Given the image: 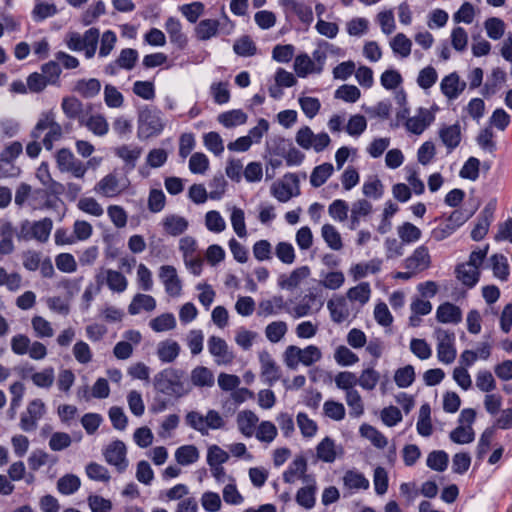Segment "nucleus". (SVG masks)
<instances>
[{
  "instance_id": "1",
  "label": "nucleus",
  "mask_w": 512,
  "mask_h": 512,
  "mask_svg": "<svg viewBox=\"0 0 512 512\" xmlns=\"http://www.w3.org/2000/svg\"><path fill=\"white\" fill-rule=\"evenodd\" d=\"M184 375L181 369L165 368L154 376V389L166 396L181 398L189 392L183 382Z\"/></svg>"
},
{
  "instance_id": "2",
  "label": "nucleus",
  "mask_w": 512,
  "mask_h": 512,
  "mask_svg": "<svg viewBox=\"0 0 512 512\" xmlns=\"http://www.w3.org/2000/svg\"><path fill=\"white\" fill-rule=\"evenodd\" d=\"M162 112L156 107L145 105L138 115L137 137L147 140L162 133L165 123L162 120Z\"/></svg>"
},
{
  "instance_id": "3",
  "label": "nucleus",
  "mask_w": 512,
  "mask_h": 512,
  "mask_svg": "<svg viewBox=\"0 0 512 512\" xmlns=\"http://www.w3.org/2000/svg\"><path fill=\"white\" fill-rule=\"evenodd\" d=\"M126 454V445L118 439L112 441L103 451L105 461L115 466L119 473H123L128 467Z\"/></svg>"
},
{
  "instance_id": "4",
  "label": "nucleus",
  "mask_w": 512,
  "mask_h": 512,
  "mask_svg": "<svg viewBox=\"0 0 512 512\" xmlns=\"http://www.w3.org/2000/svg\"><path fill=\"white\" fill-rule=\"evenodd\" d=\"M438 338L440 342L437 346V357L440 362L445 364L452 363L456 358V349L453 346V342L455 340V334L453 332L438 329L437 330Z\"/></svg>"
},
{
  "instance_id": "5",
  "label": "nucleus",
  "mask_w": 512,
  "mask_h": 512,
  "mask_svg": "<svg viewBox=\"0 0 512 512\" xmlns=\"http://www.w3.org/2000/svg\"><path fill=\"white\" fill-rule=\"evenodd\" d=\"M259 361L261 364V375L264 378V382L269 386H272L281 377L279 366L267 351L259 353Z\"/></svg>"
},
{
  "instance_id": "6",
  "label": "nucleus",
  "mask_w": 512,
  "mask_h": 512,
  "mask_svg": "<svg viewBox=\"0 0 512 512\" xmlns=\"http://www.w3.org/2000/svg\"><path fill=\"white\" fill-rule=\"evenodd\" d=\"M495 207L488 203L478 216V221L471 231V238L474 241H481L488 233L489 226L494 217Z\"/></svg>"
},
{
  "instance_id": "7",
  "label": "nucleus",
  "mask_w": 512,
  "mask_h": 512,
  "mask_svg": "<svg viewBox=\"0 0 512 512\" xmlns=\"http://www.w3.org/2000/svg\"><path fill=\"white\" fill-rule=\"evenodd\" d=\"M434 115L426 108H419L418 115L410 117L405 122L406 129L413 134H421L433 121Z\"/></svg>"
},
{
  "instance_id": "8",
  "label": "nucleus",
  "mask_w": 512,
  "mask_h": 512,
  "mask_svg": "<svg viewBox=\"0 0 512 512\" xmlns=\"http://www.w3.org/2000/svg\"><path fill=\"white\" fill-rule=\"evenodd\" d=\"M164 27L169 35L170 42L176 45L178 49L183 50L188 44V39L182 32V25L179 19L172 16L168 17Z\"/></svg>"
},
{
  "instance_id": "9",
  "label": "nucleus",
  "mask_w": 512,
  "mask_h": 512,
  "mask_svg": "<svg viewBox=\"0 0 512 512\" xmlns=\"http://www.w3.org/2000/svg\"><path fill=\"white\" fill-rule=\"evenodd\" d=\"M440 88L448 99H456L466 88V83L460 81L457 72H452L442 79Z\"/></svg>"
},
{
  "instance_id": "10",
  "label": "nucleus",
  "mask_w": 512,
  "mask_h": 512,
  "mask_svg": "<svg viewBox=\"0 0 512 512\" xmlns=\"http://www.w3.org/2000/svg\"><path fill=\"white\" fill-rule=\"evenodd\" d=\"M436 319L440 323L457 324L462 320V312L458 306L445 302L437 308Z\"/></svg>"
},
{
  "instance_id": "11",
  "label": "nucleus",
  "mask_w": 512,
  "mask_h": 512,
  "mask_svg": "<svg viewBox=\"0 0 512 512\" xmlns=\"http://www.w3.org/2000/svg\"><path fill=\"white\" fill-rule=\"evenodd\" d=\"M431 263L429 250L425 245L417 247L412 255L406 258L405 267L407 269L428 268Z\"/></svg>"
},
{
  "instance_id": "12",
  "label": "nucleus",
  "mask_w": 512,
  "mask_h": 512,
  "mask_svg": "<svg viewBox=\"0 0 512 512\" xmlns=\"http://www.w3.org/2000/svg\"><path fill=\"white\" fill-rule=\"evenodd\" d=\"M439 136L449 151L454 150L461 142V128L459 123L445 126L440 129Z\"/></svg>"
},
{
  "instance_id": "13",
  "label": "nucleus",
  "mask_w": 512,
  "mask_h": 512,
  "mask_svg": "<svg viewBox=\"0 0 512 512\" xmlns=\"http://www.w3.org/2000/svg\"><path fill=\"white\" fill-rule=\"evenodd\" d=\"M220 22L216 19H203L194 29L195 37L199 41H207L219 32Z\"/></svg>"
},
{
  "instance_id": "14",
  "label": "nucleus",
  "mask_w": 512,
  "mask_h": 512,
  "mask_svg": "<svg viewBox=\"0 0 512 512\" xmlns=\"http://www.w3.org/2000/svg\"><path fill=\"white\" fill-rule=\"evenodd\" d=\"M310 275V268L308 266H301L294 269L288 277L282 275L279 278L278 285L282 289H293L297 287L300 282Z\"/></svg>"
},
{
  "instance_id": "15",
  "label": "nucleus",
  "mask_w": 512,
  "mask_h": 512,
  "mask_svg": "<svg viewBox=\"0 0 512 512\" xmlns=\"http://www.w3.org/2000/svg\"><path fill=\"white\" fill-rule=\"evenodd\" d=\"M31 236L41 243H45L51 234L53 221L49 217H45L39 221L31 222Z\"/></svg>"
},
{
  "instance_id": "16",
  "label": "nucleus",
  "mask_w": 512,
  "mask_h": 512,
  "mask_svg": "<svg viewBox=\"0 0 512 512\" xmlns=\"http://www.w3.org/2000/svg\"><path fill=\"white\" fill-rule=\"evenodd\" d=\"M179 353L180 345L174 340H165L158 344L157 355L163 363L173 362Z\"/></svg>"
},
{
  "instance_id": "17",
  "label": "nucleus",
  "mask_w": 512,
  "mask_h": 512,
  "mask_svg": "<svg viewBox=\"0 0 512 512\" xmlns=\"http://www.w3.org/2000/svg\"><path fill=\"white\" fill-rule=\"evenodd\" d=\"M327 308L330 311L331 319L335 323H342L349 316L347 302L343 296L338 297L336 300H329L327 302Z\"/></svg>"
},
{
  "instance_id": "18",
  "label": "nucleus",
  "mask_w": 512,
  "mask_h": 512,
  "mask_svg": "<svg viewBox=\"0 0 512 512\" xmlns=\"http://www.w3.org/2000/svg\"><path fill=\"white\" fill-rule=\"evenodd\" d=\"M280 4L294 12L301 22L310 24L313 21V12L310 6L296 0H281Z\"/></svg>"
},
{
  "instance_id": "19",
  "label": "nucleus",
  "mask_w": 512,
  "mask_h": 512,
  "mask_svg": "<svg viewBox=\"0 0 512 512\" xmlns=\"http://www.w3.org/2000/svg\"><path fill=\"white\" fill-rule=\"evenodd\" d=\"M101 83L96 78L80 79L76 82L74 91L79 93L83 98H93L99 94Z\"/></svg>"
},
{
  "instance_id": "20",
  "label": "nucleus",
  "mask_w": 512,
  "mask_h": 512,
  "mask_svg": "<svg viewBox=\"0 0 512 512\" xmlns=\"http://www.w3.org/2000/svg\"><path fill=\"white\" fill-rule=\"evenodd\" d=\"M258 422V417L251 410H244L237 415V424L240 432L246 436L251 437L254 432V428Z\"/></svg>"
},
{
  "instance_id": "21",
  "label": "nucleus",
  "mask_w": 512,
  "mask_h": 512,
  "mask_svg": "<svg viewBox=\"0 0 512 512\" xmlns=\"http://www.w3.org/2000/svg\"><path fill=\"white\" fill-rule=\"evenodd\" d=\"M317 457L326 463H332L337 457L335 441L326 436L316 447Z\"/></svg>"
},
{
  "instance_id": "22",
  "label": "nucleus",
  "mask_w": 512,
  "mask_h": 512,
  "mask_svg": "<svg viewBox=\"0 0 512 512\" xmlns=\"http://www.w3.org/2000/svg\"><path fill=\"white\" fill-rule=\"evenodd\" d=\"M163 228L171 236H179L188 228V221L181 216L169 215L163 220Z\"/></svg>"
},
{
  "instance_id": "23",
  "label": "nucleus",
  "mask_w": 512,
  "mask_h": 512,
  "mask_svg": "<svg viewBox=\"0 0 512 512\" xmlns=\"http://www.w3.org/2000/svg\"><path fill=\"white\" fill-rule=\"evenodd\" d=\"M142 154L141 147H134L130 149L128 145H122L115 150V155L121 158L128 170H133L136 166V162Z\"/></svg>"
},
{
  "instance_id": "24",
  "label": "nucleus",
  "mask_w": 512,
  "mask_h": 512,
  "mask_svg": "<svg viewBox=\"0 0 512 512\" xmlns=\"http://www.w3.org/2000/svg\"><path fill=\"white\" fill-rule=\"evenodd\" d=\"M247 114L241 109H233L221 113L218 116V121L226 128L235 127L237 125L245 124L247 121Z\"/></svg>"
},
{
  "instance_id": "25",
  "label": "nucleus",
  "mask_w": 512,
  "mask_h": 512,
  "mask_svg": "<svg viewBox=\"0 0 512 512\" xmlns=\"http://www.w3.org/2000/svg\"><path fill=\"white\" fill-rule=\"evenodd\" d=\"M175 459L178 464L187 466L195 463L199 459V451L194 445H183L177 448Z\"/></svg>"
},
{
  "instance_id": "26",
  "label": "nucleus",
  "mask_w": 512,
  "mask_h": 512,
  "mask_svg": "<svg viewBox=\"0 0 512 512\" xmlns=\"http://www.w3.org/2000/svg\"><path fill=\"white\" fill-rule=\"evenodd\" d=\"M360 433L361 436L370 440L376 448L383 449L388 443L387 438L372 425L362 424L360 426Z\"/></svg>"
},
{
  "instance_id": "27",
  "label": "nucleus",
  "mask_w": 512,
  "mask_h": 512,
  "mask_svg": "<svg viewBox=\"0 0 512 512\" xmlns=\"http://www.w3.org/2000/svg\"><path fill=\"white\" fill-rule=\"evenodd\" d=\"M315 493H316V485L311 484L304 487H301L297 493L295 500L298 505L301 507L310 510L315 506Z\"/></svg>"
},
{
  "instance_id": "28",
  "label": "nucleus",
  "mask_w": 512,
  "mask_h": 512,
  "mask_svg": "<svg viewBox=\"0 0 512 512\" xmlns=\"http://www.w3.org/2000/svg\"><path fill=\"white\" fill-rule=\"evenodd\" d=\"M493 275L501 281H507L509 277V264L507 258L503 254H493L490 257Z\"/></svg>"
},
{
  "instance_id": "29",
  "label": "nucleus",
  "mask_w": 512,
  "mask_h": 512,
  "mask_svg": "<svg viewBox=\"0 0 512 512\" xmlns=\"http://www.w3.org/2000/svg\"><path fill=\"white\" fill-rule=\"evenodd\" d=\"M333 171V165L328 162L316 166L310 175L311 185L315 188L322 186L332 175Z\"/></svg>"
},
{
  "instance_id": "30",
  "label": "nucleus",
  "mask_w": 512,
  "mask_h": 512,
  "mask_svg": "<svg viewBox=\"0 0 512 512\" xmlns=\"http://www.w3.org/2000/svg\"><path fill=\"white\" fill-rule=\"evenodd\" d=\"M343 482L346 487L349 489H368L369 488V481L364 476L363 473L356 471V470H348L344 477Z\"/></svg>"
},
{
  "instance_id": "31",
  "label": "nucleus",
  "mask_w": 512,
  "mask_h": 512,
  "mask_svg": "<svg viewBox=\"0 0 512 512\" xmlns=\"http://www.w3.org/2000/svg\"><path fill=\"white\" fill-rule=\"evenodd\" d=\"M191 381L198 387H211L214 384V376L207 367L197 366L191 372Z\"/></svg>"
},
{
  "instance_id": "32",
  "label": "nucleus",
  "mask_w": 512,
  "mask_h": 512,
  "mask_svg": "<svg viewBox=\"0 0 512 512\" xmlns=\"http://www.w3.org/2000/svg\"><path fill=\"white\" fill-rule=\"evenodd\" d=\"M466 264L461 263L458 264L455 268L456 277L468 288H473L476 286L480 279V271L474 270H466Z\"/></svg>"
},
{
  "instance_id": "33",
  "label": "nucleus",
  "mask_w": 512,
  "mask_h": 512,
  "mask_svg": "<svg viewBox=\"0 0 512 512\" xmlns=\"http://www.w3.org/2000/svg\"><path fill=\"white\" fill-rule=\"evenodd\" d=\"M449 463L448 454L443 450H434L428 454L427 466L437 472H443L447 469Z\"/></svg>"
},
{
  "instance_id": "34",
  "label": "nucleus",
  "mask_w": 512,
  "mask_h": 512,
  "mask_svg": "<svg viewBox=\"0 0 512 512\" xmlns=\"http://www.w3.org/2000/svg\"><path fill=\"white\" fill-rule=\"evenodd\" d=\"M233 50L241 57H250L257 53L256 44L248 35L238 38L233 45Z\"/></svg>"
},
{
  "instance_id": "35",
  "label": "nucleus",
  "mask_w": 512,
  "mask_h": 512,
  "mask_svg": "<svg viewBox=\"0 0 512 512\" xmlns=\"http://www.w3.org/2000/svg\"><path fill=\"white\" fill-rule=\"evenodd\" d=\"M292 141L281 136H275L267 141V151L274 156L285 157L287 150L292 146Z\"/></svg>"
},
{
  "instance_id": "36",
  "label": "nucleus",
  "mask_w": 512,
  "mask_h": 512,
  "mask_svg": "<svg viewBox=\"0 0 512 512\" xmlns=\"http://www.w3.org/2000/svg\"><path fill=\"white\" fill-rule=\"evenodd\" d=\"M294 70L300 78H305L308 74L316 72L314 61L306 53L296 56Z\"/></svg>"
},
{
  "instance_id": "37",
  "label": "nucleus",
  "mask_w": 512,
  "mask_h": 512,
  "mask_svg": "<svg viewBox=\"0 0 512 512\" xmlns=\"http://www.w3.org/2000/svg\"><path fill=\"white\" fill-rule=\"evenodd\" d=\"M397 230L403 244L416 242L421 238L422 235L421 230L410 222H404L398 227Z\"/></svg>"
},
{
  "instance_id": "38",
  "label": "nucleus",
  "mask_w": 512,
  "mask_h": 512,
  "mask_svg": "<svg viewBox=\"0 0 512 512\" xmlns=\"http://www.w3.org/2000/svg\"><path fill=\"white\" fill-rule=\"evenodd\" d=\"M61 107L69 119H76L83 113V103L73 96L63 98Z\"/></svg>"
},
{
  "instance_id": "39",
  "label": "nucleus",
  "mask_w": 512,
  "mask_h": 512,
  "mask_svg": "<svg viewBox=\"0 0 512 512\" xmlns=\"http://www.w3.org/2000/svg\"><path fill=\"white\" fill-rule=\"evenodd\" d=\"M449 438L456 444H468L474 441L475 432L472 426L459 425L450 432Z\"/></svg>"
},
{
  "instance_id": "40",
  "label": "nucleus",
  "mask_w": 512,
  "mask_h": 512,
  "mask_svg": "<svg viewBox=\"0 0 512 512\" xmlns=\"http://www.w3.org/2000/svg\"><path fill=\"white\" fill-rule=\"evenodd\" d=\"M322 237L326 244L333 250H340L343 247L340 233L331 224L322 226Z\"/></svg>"
},
{
  "instance_id": "41",
  "label": "nucleus",
  "mask_w": 512,
  "mask_h": 512,
  "mask_svg": "<svg viewBox=\"0 0 512 512\" xmlns=\"http://www.w3.org/2000/svg\"><path fill=\"white\" fill-rule=\"evenodd\" d=\"M81 485L78 476L67 474L61 477L57 482V489L63 495H70L75 493Z\"/></svg>"
},
{
  "instance_id": "42",
  "label": "nucleus",
  "mask_w": 512,
  "mask_h": 512,
  "mask_svg": "<svg viewBox=\"0 0 512 512\" xmlns=\"http://www.w3.org/2000/svg\"><path fill=\"white\" fill-rule=\"evenodd\" d=\"M415 380V370L412 365L398 368L394 374V381L399 388H407Z\"/></svg>"
},
{
  "instance_id": "43",
  "label": "nucleus",
  "mask_w": 512,
  "mask_h": 512,
  "mask_svg": "<svg viewBox=\"0 0 512 512\" xmlns=\"http://www.w3.org/2000/svg\"><path fill=\"white\" fill-rule=\"evenodd\" d=\"M176 320L172 313H163L150 321V327L155 332H163L174 329Z\"/></svg>"
},
{
  "instance_id": "44",
  "label": "nucleus",
  "mask_w": 512,
  "mask_h": 512,
  "mask_svg": "<svg viewBox=\"0 0 512 512\" xmlns=\"http://www.w3.org/2000/svg\"><path fill=\"white\" fill-rule=\"evenodd\" d=\"M179 10L190 23H196L199 17L204 13L205 6L202 2L195 1L189 4H183L179 7Z\"/></svg>"
},
{
  "instance_id": "45",
  "label": "nucleus",
  "mask_w": 512,
  "mask_h": 512,
  "mask_svg": "<svg viewBox=\"0 0 512 512\" xmlns=\"http://www.w3.org/2000/svg\"><path fill=\"white\" fill-rule=\"evenodd\" d=\"M370 293V284L368 282H361L347 291V297L351 301H359L361 304H365L370 298Z\"/></svg>"
},
{
  "instance_id": "46",
  "label": "nucleus",
  "mask_w": 512,
  "mask_h": 512,
  "mask_svg": "<svg viewBox=\"0 0 512 512\" xmlns=\"http://www.w3.org/2000/svg\"><path fill=\"white\" fill-rule=\"evenodd\" d=\"M480 160L476 157H469L462 166L459 176L463 179L476 181L479 178Z\"/></svg>"
},
{
  "instance_id": "47",
  "label": "nucleus",
  "mask_w": 512,
  "mask_h": 512,
  "mask_svg": "<svg viewBox=\"0 0 512 512\" xmlns=\"http://www.w3.org/2000/svg\"><path fill=\"white\" fill-rule=\"evenodd\" d=\"M106 282L109 289L118 293L124 292L128 284L126 277L121 272L111 269L107 270Z\"/></svg>"
},
{
  "instance_id": "48",
  "label": "nucleus",
  "mask_w": 512,
  "mask_h": 512,
  "mask_svg": "<svg viewBox=\"0 0 512 512\" xmlns=\"http://www.w3.org/2000/svg\"><path fill=\"white\" fill-rule=\"evenodd\" d=\"M487 35L493 40L500 39L505 32V23L497 17H490L484 22Z\"/></svg>"
},
{
  "instance_id": "49",
  "label": "nucleus",
  "mask_w": 512,
  "mask_h": 512,
  "mask_svg": "<svg viewBox=\"0 0 512 512\" xmlns=\"http://www.w3.org/2000/svg\"><path fill=\"white\" fill-rule=\"evenodd\" d=\"M137 60V50L133 48H125L121 50L119 57L115 61V64L125 70H131L134 68Z\"/></svg>"
},
{
  "instance_id": "50",
  "label": "nucleus",
  "mask_w": 512,
  "mask_h": 512,
  "mask_svg": "<svg viewBox=\"0 0 512 512\" xmlns=\"http://www.w3.org/2000/svg\"><path fill=\"white\" fill-rule=\"evenodd\" d=\"M361 92L355 85L344 84L340 86L334 93L336 99H341L348 103H355L359 100Z\"/></svg>"
},
{
  "instance_id": "51",
  "label": "nucleus",
  "mask_w": 512,
  "mask_h": 512,
  "mask_svg": "<svg viewBox=\"0 0 512 512\" xmlns=\"http://www.w3.org/2000/svg\"><path fill=\"white\" fill-rule=\"evenodd\" d=\"M412 42L403 33H398L391 41V48L394 53L402 57H408L411 53Z\"/></svg>"
},
{
  "instance_id": "52",
  "label": "nucleus",
  "mask_w": 512,
  "mask_h": 512,
  "mask_svg": "<svg viewBox=\"0 0 512 512\" xmlns=\"http://www.w3.org/2000/svg\"><path fill=\"white\" fill-rule=\"evenodd\" d=\"M95 190L106 196H113L118 192V179L110 173L103 177L96 185Z\"/></svg>"
},
{
  "instance_id": "53",
  "label": "nucleus",
  "mask_w": 512,
  "mask_h": 512,
  "mask_svg": "<svg viewBox=\"0 0 512 512\" xmlns=\"http://www.w3.org/2000/svg\"><path fill=\"white\" fill-rule=\"evenodd\" d=\"M287 332V324L283 321H274L267 325L265 334L272 343L279 342Z\"/></svg>"
},
{
  "instance_id": "54",
  "label": "nucleus",
  "mask_w": 512,
  "mask_h": 512,
  "mask_svg": "<svg viewBox=\"0 0 512 512\" xmlns=\"http://www.w3.org/2000/svg\"><path fill=\"white\" fill-rule=\"evenodd\" d=\"M57 13L55 4L40 2L37 3L32 10V18L35 22H41L48 17H52Z\"/></svg>"
},
{
  "instance_id": "55",
  "label": "nucleus",
  "mask_w": 512,
  "mask_h": 512,
  "mask_svg": "<svg viewBox=\"0 0 512 512\" xmlns=\"http://www.w3.org/2000/svg\"><path fill=\"white\" fill-rule=\"evenodd\" d=\"M381 85L387 90L396 89L402 82V75L398 70H385L380 77Z\"/></svg>"
},
{
  "instance_id": "56",
  "label": "nucleus",
  "mask_w": 512,
  "mask_h": 512,
  "mask_svg": "<svg viewBox=\"0 0 512 512\" xmlns=\"http://www.w3.org/2000/svg\"><path fill=\"white\" fill-rule=\"evenodd\" d=\"M209 168L208 157L201 152L191 155L189 160V169L193 174H204Z\"/></svg>"
},
{
  "instance_id": "57",
  "label": "nucleus",
  "mask_w": 512,
  "mask_h": 512,
  "mask_svg": "<svg viewBox=\"0 0 512 512\" xmlns=\"http://www.w3.org/2000/svg\"><path fill=\"white\" fill-rule=\"evenodd\" d=\"M271 194L282 203L288 202L293 194L291 193V184L288 181H277L271 186Z\"/></svg>"
},
{
  "instance_id": "58",
  "label": "nucleus",
  "mask_w": 512,
  "mask_h": 512,
  "mask_svg": "<svg viewBox=\"0 0 512 512\" xmlns=\"http://www.w3.org/2000/svg\"><path fill=\"white\" fill-rule=\"evenodd\" d=\"M203 140L205 147L215 155L218 156L223 153L224 145L219 133L214 131L208 132L204 134Z\"/></svg>"
},
{
  "instance_id": "59",
  "label": "nucleus",
  "mask_w": 512,
  "mask_h": 512,
  "mask_svg": "<svg viewBox=\"0 0 512 512\" xmlns=\"http://www.w3.org/2000/svg\"><path fill=\"white\" fill-rule=\"evenodd\" d=\"M494 133L490 127L483 128L477 138V144L485 151H488L490 153H493L496 149V143L493 140Z\"/></svg>"
},
{
  "instance_id": "60",
  "label": "nucleus",
  "mask_w": 512,
  "mask_h": 512,
  "mask_svg": "<svg viewBox=\"0 0 512 512\" xmlns=\"http://www.w3.org/2000/svg\"><path fill=\"white\" fill-rule=\"evenodd\" d=\"M297 424L304 437H313L317 432V424L304 412L297 414Z\"/></svg>"
},
{
  "instance_id": "61",
  "label": "nucleus",
  "mask_w": 512,
  "mask_h": 512,
  "mask_svg": "<svg viewBox=\"0 0 512 512\" xmlns=\"http://www.w3.org/2000/svg\"><path fill=\"white\" fill-rule=\"evenodd\" d=\"M334 358L341 366H351L359 360L358 356L344 345L336 349Z\"/></svg>"
},
{
  "instance_id": "62",
  "label": "nucleus",
  "mask_w": 512,
  "mask_h": 512,
  "mask_svg": "<svg viewBox=\"0 0 512 512\" xmlns=\"http://www.w3.org/2000/svg\"><path fill=\"white\" fill-rule=\"evenodd\" d=\"M166 197L161 189H151L148 197V209L152 213H158L164 209Z\"/></svg>"
},
{
  "instance_id": "63",
  "label": "nucleus",
  "mask_w": 512,
  "mask_h": 512,
  "mask_svg": "<svg viewBox=\"0 0 512 512\" xmlns=\"http://www.w3.org/2000/svg\"><path fill=\"white\" fill-rule=\"evenodd\" d=\"M86 474L90 479L95 481L108 482L110 480L108 469L96 462H90L86 466Z\"/></svg>"
},
{
  "instance_id": "64",
  "label": "nucleus",
  "mask_w": 512,
  "mask_h": 512,
  "mask_svg": "<svg viewBox=\"0 0 512 512\" xmlns=\"http://www.w3.org/2000/svg\"><path fill=\"white\" fill-rule=\"evenodd\" d=\"M380 375L372 367L362 371L357 383L366 390H372L376 387Z\"/></svg>"
}]
</instances>
